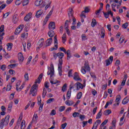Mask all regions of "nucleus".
I'll use <instances>...</instances> for the list:
<instances>
[{"label":"nucleus","instance_id":"f257e3e1","mask_svg":"<svg viewBox=\"0 0 129 129\" xmlns=\"http://www.w3.org/2000/svg\"><path fill=\"white\" fill-rule=\"evenodd\" d=\"M84 86L81 83L77 82L74 84V83L72 82L70 85V90H72L73 89L74 91L75 90H79V89H83Z\"/></svg>","mask_w":129,"mask_h":129},{"label":"nucleus","instance_id":"f03ea898","mask_svg":"<svg viewBox=\"0 0 129 129\" xmlns=\"http://www.w3.org/2000/svg\"><path fill=\"white\" fill-rule=\"evenodd\" d=\"M81 72H82V74H86V72H90V67L88 62H85L84 66L81 68Z\"/></svg>","mask_w":129,"mask_h":129},{"label":"nucleus","instance_id":"7ed1b4c3","mask_svg":"<svg viewBox=\"0 0 129 129\" xmlns=\"http://www.w3.org/2000/svg\"><path fill=\"white\" fill-rule=\"evenodd\" d=\"M47 75H50V78H52L54 76V73H55V70L54 69V64L53 62H50V67H47Z\"/></svg>","mask_w":129,"mask_h":129},{"label":"nucleus","instance_id":"20e7f679","mask_svg":"<svg viewBox=\"0 0 129 129\" xmlns=\"http://www.w3.org/2000/svg\"><path fill=\"white\" fill-rule=\"evenodd\" d=\"M37 88H38V84H34L31 88L29 94H32V96H36L37 92H38Z\"/></svg>","mask_w":129,"mask_h":129},{"label":"nucleus","instance_id":"39448f33","mask_svg":"<svg viewBox=\"0 0 129 129\" xmlns=\"http://www.w3.org/2000/svg\"><path fill=\"white\" fill-rule=\"evenodd\" d=\"M10 119L9 115L6 116L5 119L3 118L1 120L0 124V128L4 127V125H8L9 124V120Z\"/></svg>","mask_w":129,"mask_h":129},{"label":"nucleus","instance_id":"423d86ee","mask_svg":"<svg viewBox=\"0 0 129 129\" xmlns=\"http://www.w3.org/2000/svg\"><path fill=\"white\" fill-rule=\"evenodd\" d=\"M54 46L49 48V51L52 52L53 51H57L58 50V39H57V36L54 37Z\"/></svg>","mask_w":129,"mask_h":129},{"label":"nucleus","instance_id":"0eeeda50","mask_svg":"<svg viewBox=\"0 0 129 129\" xmlns=\"http://www.w3.org/2000/svg\"><path fill=\"white\" fill-rule=\"evenodd\" d=\"M54 6H53L51 8V10L49 12V13L45 17L44 20L43 21V24H44V25H46V24H47V22H48V21H49V19H50V17L52 16V14H53V12H54Z\"/></svg>","mask_w":129,"mask_h":129},{"label":"nucleus","instance_id":"6e6552de","mask_svg":"<svg viewBox=\"0 0 129 129\" xmlns=\"http://www.w3.org/2000/svg\"><path fill=\"white\" fill-rule=\"evenodd\" d=\"M64 53L62 52H58L57 53V57L59 58L58 64H63V57H64Z\"/></svg>","mask_w":129,"mask_h":129},{"label":"nucleus","instance_id":"1a4fd4ad","mask_svg":"<svg viewBox=\"0 0 129 129\" xmlns=\"http://www.w3.org/2000/svg\"><path fill=\"white\" fill-rule=\"evenodd\" d=\"M24 25H20L15 30V35H19L22 31H23V29H24Z\"/></svg>","mask_w":129,"mask_h":129},{"label":"nucleus","instance_id":"9d476101","mask_svg":"<svg viewBox=\"0 0 129 129\" xmlns=\"http://www.w3.org/2000/svg\"><path fill=\"white\" fill-rule=\"evenodd\" d=\"M52 2L50 1V0H45L44 3L43 4V6H46L45 7V10L47 11L50 7H51V4Z\"/></svg>","mask_w":129,"mask_h":129},{"label":"nucleus","instance_id":"9b49d317","mask_svg":"<svg viewBox=\"0 0 129 129\" xmlns=\"http://www.w3.org/2000/svg\"><path fill=\"white\" fill-rule=\"evenodd\" d=\"M38 118L39 117L38 116V114L34 113L32 118V120L30 122V125L32 124V123H36L38 121Z\"/></svg>","mask_w":129,"mask_h":129},{"label":"nucleus","instance_id":"f8f14e48","mask_svg":"<svg viewBox=\"0 0 129 129\" xmlns=\"http://www.w3.org/2000/svg\"><path fill=\"white\" fill-rule=\"evenodd\" d=\"M113 61V56H110L108 59L105 60L106 66H109Z\"/></svg>","mask_w":129,"mask_h":129},{"label":"nucleus","instance_id":"ddd939ff","mask_svg":"<svg viewBox=\"0 0 129 129\" xmlns=\"http://www.w3.org/2000/svg\"><path fill=\"white\" fill-rule=\"evenodd\" d=\"M20 85H21V82L18 81L16 83V90H17V91H21V90H22V89H23L24 88V86H23V85H22L20 87Z\"/></svg>","mask_w":129,"mask_h":129},{"label":"nucleus","instance_id":"4468645a","mask_svg":"<svg viewBox=\"0 0 129 129\" xmlns=\"http://www.w3.org/2000/svg\"><path fill=\"white\" fill-rule=\"evenodd\" d=\"M100 123H101V120L100 119L97 120L93 124L92 129H97V126H98V124H100Z\"/></svg>","mask_w":129,"mask_h":129},{"label":"nucleus","instance_id":"2eb2a0df","mask_svg":"<svg viewBox=\"0 0 129 129\" xmlns=\"http://www.w3.org/2000/svg\"><path fill=\"white\" fill-rule=\"evenodd\" d=\"M74 80L75 81H79L81 80V78L79 77V74L77 72H75L74 74Z\"/></svg>","mask_w":129,"mask_h":129},{"label":"nucleus","instance_id":"dca6fc26","mask_svg":"<svg viewBox=\"0 0 129 129\" xmlns=\"http://www.w3.org/2000/svg\"><path fill=\"white\" fill-rule=\"evenodd\" d=\"M55 28H56L55 22H50L49 24V25H48L49 30L52 31V30H55Z\"/></svg>","mask_w":129,"mask_h":129},{"label":"nucleus","instance_id":"f3484780","mask_svg":"<svg viewBox=\"0 0 129 129\" xmlns=\"http://www.w3.org/2000/svg\"><path fill=\"white\" fill-rule=\"evenodd\" d=\"M52 42H53V39L52 38L47 39L46 41V44L45 47H49V46H51V44H52Z\"/></svg>","mask_w":129,"mask_h":129},{"label":"nucleus","instance_id":"a211bd4d","mask_svg":"<svg viewBox=\"0 0 129 129\" xmlns=\"http://www.w3.org/2000/svg\"><path fill=\"white\" fill-rule=\"evenodd\" d=\"M31 18H32V13H29L24 17V21L25 22H28V21L30 20Z\"/></svg>","mask_w":129,"mask_h":129},{"label":"nucleus","instance_id":"6ab92c4d","mask_svg":"<svg viewBox=\"0 0 129 129\" xmlns=\"http://www.w3.org/2000/svg\"><path fill=\"white\" fill-rule=\"evenodd\" d=\"M43 13H44V11L43 10H38L35 15V16L36 18H39L43 14Z\"/></svg>","mask_w":129,"mask_h":129},{"label":"nucleus","instance_id":"aec40b11","mask_svg":"<svg viewBox=\"0 0 129 129\" xmlns=\"http://www.w3.org/2000/svg\"><path fill=\"white\" fill-rule=\"evenodd\" d=\"M37 44L38 45V48H42V47H43V45H44V38H41L40 39Z\"/></svg>","mask_w":129,"mask_h":129},{"label":"nucleus","instance_id":"412c9836","mask_svg":"<svg viewBox=\"0 0 129 129\" xmlns=\"http://www.w3.org/2000/svg\"><path fill=\"white\" fill-rule=\"evenodd\" d=\"M25 58L24 57V55H23V53L22 52H19L18 53V59L20 62H23L24 61Z\"/></svg>","mask_w":129,"mask_h":129},{"label":"nucleus","instance_id":"4be33fe9","mask_svg":"<svg viewBox=\"0 0 129 129\" xmlns=\"http://www.w3.org/2000/svg\"><path fill=\"white\" fill-rule=\"evenodd\" d=\"M43 3H44V1H43V0H37L35 2V5L36 7H40V6H41V5L43 6V5L44 4H43Z\"/></svg>","mask_w":129,"mask_h":129},{"label":"nucleus","instance_id":"5701e85b","mask_svg":"<svg viewBox=\"0 0 129 129\" xmlns=\"http://www.w3.org/2000/svg\"><path fill=\"white\" fill-rule=\"evenodd\" d=\"M126 79H127V75L125 74L124 75V78L121 83V86H124L125 85V82H126Z\"/></svg>","mask_w":129,"mask_h":129},{"label":"nucleus","instance_id":"b1692460","mask_svg":"<svg viewBox=\"0 0 129 129\" xmlns=\"http://www.w3.org/2000/svg\"><path fill=\"white\" fill-rule=\"evenodd\" d=\"M62 64H58V71L60 77L62 76Z\"/></svg>","mask_w":129,"mask_h":129},{"label":"nucleus","instance_id":"393cba45","mask_svg":"<svg viewBox=\"0 0 129 129\" xmlns=\"http://www.w3.org/2000/svg\"><path fill=\"white\" fill-rule=\"evenodd\" d=\"M121 98V96L120 95H118L116 97L115 102L117 103V105H119L120 103V99Z\"/></svg>","mask_w":129,"mask_h":129},{"label":"nucleus","instance_id":"a878e982","mask_svg":"<svg viewBox=\"0 0 129 129\" xmlns=\"http://www.w3.org/2000/svg\"><path fill=\"white\" fill-rule=\"evenodd\" d=\"M102 116V109H100L96 116V119H99Z\"/></svg>","mask_w":129,"mask_h":129},{"label":"nucleus","instance_id":"bb28decb","mask_svg":"<svg viewBox=\"0 0 129 129\" xmlns=\"http://www.w3.org/2000/svg\"><path fill=\"white\" fill-rule=\"evenodd\" d=\"M68 16L69 18H73V9L71 8L69 10Z\"/></svg>","mask_w":129,"mask_h":129},{"label":"nucleus","instance_id":"cd10ccee","mask_svg":"<svg viewBox=\"0 0 129 129\" xmlns=\"http://www.w3.org/2000/svg\"><path fill=\"white\" fill-rule=\"evenodd\" d=\"M63 44H65L66 41H67V37L66 36V33H64L61 37Z\"/></svg>","mask_w":129,"mask_h":129},{"label":"nucleus","instance_id":"c85d7f7f","mask_svg":"<svg viewBox=\"0 0 129 129\" xmlns=\"http://www.w3.org/2000/svg\"><path fill=\"white\" fill-rule=\"evenodd\" d=\"M48 35L50 38H52L55 35V32H54V31L53 30H50L48 32Z\"/></svg>","mask_w":129,"mask_h":129},{"label":"nucleus","instance_id":"c756f323","mask_svg":"<svg viewBox=\"0 0 129 129\" xmlns=\"http://www.w3.org/2000/svg\"><path fill=\"white\" fill-rule=\"evenodd\" d=\"M129 101V98L127 97H126L123 99V100L122 101V104H126L127 103H128Z\"/></svg>","mask_w":129,"mask_h":129},{"label":"nucleus","instance_id":"7c9ffc66","mask_svg":"<svg viewBox=\"0 0 129 129\" xmlns=\"http://www.w3.org/2000/svg\"><path fill=\"white\" fill-rule=\"evenodd\" d=\"M65 103L68 106H72V105H73V103H74V102H73V101L67 100L65 102Z\"/></svg>","mask_w":129,"mask_h":129},{"label":"nucleus","instance_id":"2f4dec72","mask_svg":"<svg viewBox=\"0 0 129 129\" xmlns=\"http://www.w3.org/2000/svg\"><path fill=\"white\" fill-rule=\"evenodd\" d=\"M13 102H10L9 104L7 110H8V111H10V112L12 111V108H13Z\"/></svg>","mask_w":129,"mask_h":129},{"label":"nucleus","instance_id":"473e14b6","mask_svg":"<svg viewBox=\"0 0 129 129\" xmlns=\"http://www.w3.org/2000/svg\"><path fill=\"white\" fill-rule=\"evenodd\" d=\"M7 46V50L8 51H11V50H12V48H13V43H8Z\"/></svg>","mask_w":129,"mask_h":129},{"label":"nucleus","instance_id":"72a5a7b5","mask_svg":"<svg viewBox=\"0 0 129 129\" xmlns=\"http://www.w3.org/2000/svg\"><path fill=\"white\" fill-rule=\"evenodd\" d=\"M96 25H97V22H96V20L95 19H93L91 22V26L92 28H94V27H95Z\"/></svg>","mask_w":129,"mask_h":129},{"label":"nucleus","instance_id":"f704fd0d","mask_svg":"<svg viewBox=\"0 0 129 129\" xmlns=\"http://www.w3.org/2000/svg\"><path fill=\"white\" fill-rule=\"evenodd\" d=\"M71 92H72L71 90H70L69 89L67 93V99H70V97H71Z\"/></svg>","mask_w":129,"mask_h":129},{"label":"nucleus","instance_id":"c9c22d12","mask_svg":"<svg viewBox=\"0 0 129 129\" xmlns=\"http://www.w3.org/2000/svg\"><path fill=\"white\" fill-rule=\"evenodd\" d=\"M18 66V64L17 63H14V64H11L8 65V69H12L13 68H15Z\"/></svg>","mask_w":129,"mask_h":129},{"label":"nucleus","instance_id":"e433bc0d","mask_svg":"<svg viewBox=\"0 0 129 129\" xmlns=\"http://www.w3.org/2000/svg\"><path fill=\"white\" fill-rule=\"evenodd\" d=\"M26 127V121L23 120H22L21 124V129H25Z\"/></svg>","mask_w":129,"mask_h":129},{"label":"nucleus","instance_id":"4c0bfd02","mask_svg":"<svg viewBox=\"0 0 129 129\" xmlns=\"http://www.w3.org/2000/svg\"><path fill=\"white\" fill-rule=\"evenodd\" d=\"M47 95V90L46 88H43V92H42V98H45Z\"/></svg>","mask_w":129,"mask_h":129},{"label":"nucleus","instance_id":"58836bf2","mask_svg":"<svg viewBox=\"0 0 129 129\" xmlns=\"http://www.w3.org/2000/svg\"><path fill=\"white\" fill-rule=\"evenodd\" d=\"M110 113H111V110H106L104 111V115L107 116V115H109V114H110Z\"/></svg>","mask_w":129,"mask_h":129},{"label":"nucleus","instance_id":"ea45409f","mask_svg":"<svg viewBox=\"0 0 129 129\" xmlns=\"http://www.w3.org/2000/svg\"><path fill=\"white\" fill-rule=\"evenodd\" d=\"M123 119H124V115H123L120 119V122H119V125L121 126L122 124H123Z\"/></svg>","mask_w":129,"mask_h":129},{"label":"nucleus","instance_id":"a19ab883","mask_svg":"<svg viewBox=\"0 0 129 129\" xmlns=\"http://www.w3.org/2000/svg\"><path fill=\"white\" fill-rule=\"evenodd\" d=\"M66 90H67V84L66 83L63 85L61 88V91H62V92H65Z\"/></svg>","mask_w":129,"mask_h":129},{"label":"nucleus","instance_id":"79ce46f5","mask_svg":"<svg viewBox=\"0 0 129 129\" xmlns=\"http://www.w3.org/2000/svg\"><path fill=\"white\" fill-rule=\"evenodd\" d=\"M69 21L67 20L64 22V29H69Z\"/></svg>","mask_w":129,"mask_h":129},{"label":"nucleus","instance_id":"37998d69","mask_svg":"<svg viewBox=\"0 0 129 129\" xmlns=\"http://www.w3.org/2000/svg\"><path fill=\"white\" fill-rule=\"evenodd\" d=\"M82 97V92H80L77 94V99H81Z\"/></svg>","mask_w":129,"mask_h":129},{"label":"nucleus","instance_id":"c03bdc74","mask_svg":"<svg viewBox=\"0 0 129 129\" xmlns=\"http://www.w3.org/2000/svg\"><path fill=\"white\" fill-rule=\"evenodd\" d=\"M66 54L67 55V59H70L71 58V53H70V50H68L67 51V52H66Z\"/></svg>","mask_w":129,"mask_h":129},{"label":"nucleus","instance_id":"a18cd8bd","mask_svg":"<svg viewBox=\"0 0 129 129\" xmlns=\"http://www.w3.org/2000/svg\"><path fill=\"white\" fill-rule=\"evenodd\" d=\"M9 73H10V75H12V76H14V75L16 74V72L12 69L9 70Z\"/></svg>","mask_w":129,"mask_h":129},{"label":"nucleus","instance_id":"49530a36","mask_svg":"<svg viewBox=\"0 0 129 129\" xmlns=\"http://www.w3.org/2000/svg\"><path fill=\"white\" fill-rule=\"evenodd\" d=\"M28 34L27 32L23 33L21 34V38H23V39L25 38H28Z\"/></svg>","mask_w":129,"mask_h":129},{"label":"nucleus","instance_id":"de8ad7c7","mask_svg":"<svg viewBox=\"0 0 129 129\" xmlns=\"http://www.w3.org/2000/svg\"><path fill=\"white\" fill-rule=\"evenodd\" d=\"M53 101H55V99L54 98H49L46 101V103L50 104L51 102H53Z\"/></svg>","mask_w":129,"mask_h":129},{"label":"nucleus","instance_id":"09e8293b","mask_svg":"<svg viewBox=\"0 0 129 129\" xmlns=\"http://www.w3.org/2000/svg\"><path fill=\"white\" fill-rule=\"evenodd\" d=\"M37 104H38V105H41V104H42V99H41V96H38L37 98Z\"/></svg>","mask_w":129,"mask_h":129},{"label":"nucleus","instance_id":"8fccbe9b","mask_svg":"<svg viewBox=\"0 0 129 129\" xmlns=\"http://www.w3.org/2000/svg\"><path fill=\"white\" fill-rule=\"evenodd\" d=\"M25 81H29V74L26 73L24 75Z\"/></svg>","mask_w":129,"mask_h":129},{"label":"nucleus","instance_id":"3c124183","mask_svg":"<svg viewBox=\"0 0 129 129\" xmlns=\"http://www.w3.org/2000/svg\"><path fill=\"white\" fill-rule=\"evenodd\" d=\"M65 106H61L59 107L58 111H59V112H62V111H64V110H65Z\"/></svg>","mask_w":129,"mask_h":129},{"label":"nucleus","instance_id":"603ef678","mask_svg":"<svg viewBox=\"0 0 129 129\" xmlns=\"http://www.w3.org/2000/svg\"><path fill=\"white\" fill-rule=\"evenodd\" d=\"M39 108L38 109V111L39 112V113H41V112H42L43 111V107L44 106L43 104H40L39 105Z\"/></svg>","mask_w":129,"mask_h":129},{"label":"nucleus","instance_id":"864d4df0","mask_svg":"<svg viewBox=\"0 0 129 129\" xmlns=\"http://www.w3.org/2000/svg\"><path fill=\"white\" fill-rule=\"evenodd\" d=\"M23 2V6L25 7V6H27V5L29 4V0H22Z\"/></svg>","mask_w":129,"mask_h":129},{"label":"nucleus","instance_id":"5fc2aeb1","mask_svg":"<svg viewBox=\"0 0 129 129\" xmlns=\"http://www.w3.org/2000/svg\"><path fill=\"white\" fill-rule=\"evenodd\" d=\"M79 115H80V113L77 112H75L73 114V116L74 117H78V116H79Z\"/></svg>","mask_w":129,"mask_h":129},{"label":"nucleus","instance_id":"6e6d98bb","mask_svg":"<svg viewBox=\"0 0 129 129\" xmlns=\"http://www.w3.org/2000/svg\"><path fill=\"white\" fill-rule=\"evenodd\" d=\"M18 21H19V19L17 17H14L13 19V22L14 23V24H16V23H18Z\"/></svg>","mask_w":129,"mask_h":129},{"label":"nucleus","instance_id":"4d7b16f0","mask_svg":"<svg viewBox=\"0 0 129 129\" xmlns=\"http://www.w3.org/2000/svg\"><path fill=\"white\" fill-rule=\"evenodd\" d=\"M123 41H124V37H123V36H121L119 40V44H122V43H123Z\"/></svg>","mask_w":129,"mask_h":129},{"label":"nucleus","instance_id":"13d9d810","mask_svg":"<svg viewBox=\"0 0 129 129\" xmlns=\"http://www.w3.org/2000/svg\"><path fill=\"white\" fill-rule=\"evenodd\" d=\"M22 2H23V0H16L15 2V4L16 6H20Z\"/></svg>","mask_w":129,"mask_h":129},{"label":"nucleus","instance_id":"bf43d9fd","mask_svg":"<svg viewBox=\"0 0 129 129\" xmlns=\"http://www.w3.org/2000/svg\"><path fill=\"white\" fill-rule=\"evenodd\" d=\"M0 32L1 33H3V32H5V25H1L0 27Z\"/></svg>","mask_w":129,"mask_h":129},{"label":"nucleus","instance_id":"052dcab7","mask_svg":"<svg viewBox=\"0 0 129 129\" xmlns=\"http://www.w3.org/2000/svg\"><path fill=\"white\" fill-rule=\"evenodd\" d=\"M0 68L2 71H5L7 69V66L6 64H3Z\"/></svg>","mask_w":129,"mask_h":129},{"label":"nucleus","instance_id":"680f3d73","mask_svg":"<svg viewBox=\"0 0 129 129\" xmlns=\"http://www.w3.org/2000/svg\"><path fill=\"white\" fill-rule=\"evenodd\" d=\"M104 36H105V33H104V30L102 28L101 33V38H104Z\"/></svg>","mask_w":129,"mask_h":129},{"label":"nucleus","instance_id":"e2e57ef3","mask_svg":"<svg viewBox=\"0 0 129 129\" xmlns=\"http://www.w3.org/2000/svg\"><path fill=\"white\" fill-rule=\"evenodd\" d=\"M106 10L107 11V12L111 11L110 10V5L108 4H107L106 6Z\"/></svg>","mask_w":129,"mask_h":129},{"label":"nucleus","instance_id":"0e129e2a","mask_svg":"<svg viewBox=\"0 0 129 129\" xmlns=\"http://www.w3.org/2000/svg\"><path fill=\"white\" fill-rule=\"evenodd\" d=\"M56 115V110H55L54 109L52 110L50 113V115L54 116V115Z\"/></svg>","mask_w":129,"mask_h":129},{"label":"nucleus","instance_id":"69168bd1","mask_svg":"<svg viewBox=\"0 0 129 129\" xmlns=\"http://www.w3.org/2000/svg\"><path fill=\"white\" fill-rule=\"evenodd\" d=\"M128 26V23H125L124 24L122 25V27L123 28V29H126V27Z\"/></svg>","mask_w":129,"mask_h":129},{"label":"nucleus","instance_id":"338daca9","mask_svg":"<svg viewBox=\"0 0 129 129\" xmlns=\"http://www.w3.org/2000/svg\"><path fill=\"white\" fill-rule=\"evenodd\" d=\"M82 13H89V9L88 8V7H86L85 8V10L82 11Z\"/></svg>","mask_w":129,"mask_h":129},{"label":"nucleus","instance_id":"774afa93","mask_svg":"<svg viewBox=\"0 0 129 129\" xmlns=\"http://www.w3.org/2000/svg\"><path fill=\"white\" fill-rule=\"evenodd\" d=\"M49 87L50 86L49 85V82H45L44 83V87H45L47 89V88H49Z\"/></svg>","mask_w":129,"mask_h":129}]
</instances>
